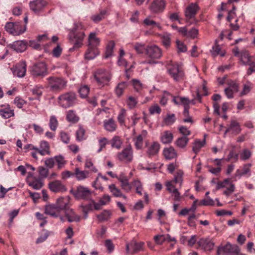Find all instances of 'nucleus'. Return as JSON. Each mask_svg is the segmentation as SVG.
Listing matches in <instances>:
<instances>
[{"mask_svg":"<svg viewBox=\"0 0 255 255\" xmlns=\"http://www.w3.org/2000/svg\"><path fill=\"white\" fill-rule=\"evenodd\" d=\"M118 158L120 161L125 163L129 162L132 160V151L130 144L118 153Z\"/></svg>","mask_w":255,"mask_h":255,"instance_id":"nucleus-15","label":"nucleus"},{"mask_svg":"<svg viewBox=\"0 0 255 255\" xmlns=\"http://www.w3.org/2000/svg\"><path fill=\"white\" fill-rule=\"evenodd\" d=\"M85 167L86 168H88L90 169V171L94 173H96L98 171V170L93 165V163L92 162L91 159H87L85 161Z\"/></svg>","mask_w":255,"mask_h":255,"instance_id":"nucleus-61","label":"nucleus"},{"mask_svg":"<svg viewBox=\"0 0 255 255\" xmlns=\"http://www.w3.org/2000/svg\"><path fill=\"white\" fill-rule=\"evenodd\" d=\"M166 5V1L165 0H154L149 8L153 13H161L165 9Z\"/></svg>","mask_w":255,"mask_h":255,"instance_id":"nucleus-13","label":"nucleus"},{"mask_svg":"<svg viewBox=\"0 0 255 255\" xmlns=\"http://www.w3.org/2000/svg\"><path fill=\"white\" fill-rule=\"evenodd\" d=\"M252 87V84L250 82H247V83L244 85L243 89L240 94L241 96H242L247 95L250 92Z\"/></svg>","mask_w":255,"mask_h":255,"instance_id":"nucleus-57","label":"nucleus"},{"mask_svg":"<svg viewBox=\"0 0 255 255\" xmlns=\"http://www.w3.org/2000/svg\"><path fill=\"white\" fill-rule=\"evenodd\" d=\"M172 96L169 92L164 91L159 101L160 104L163 106L166 105L167 103V101Z\"/></svg>","mask_w":255,"mask_h":255,"instance_id":"nucleus-59","label":"nucleus"},{"mask_svg":"<svg viewBox=\"0 0 255 255\" xmlns=\"http://www.w3.org/2000/svg\"><path fill=\"white\" fill-rule=\"evenodd\" d=\"M76 138L78 142H82L86 138L85 130L81 126H79L78 129L76 131Z\"/></svg>","mask_w":255,"mask_h":255,"instance_id":"nucleus-38","label":"nucleus"},{"mask_svg":"<svg viewBox=\"0 0 255 255\" xmlns=\"http://www.w3.org/2000/svg\"><path fill=\"white\" fill-rule=\"evenodd\" d=\"M66 163L67 161L61 155L55 156L53 157L47 159L45 161V164L47 167L52 168L55 164H56L57 169L59 170L64 168Z\"/></svg>","mask_w":255,"mask_h":255,"instance_id":"nucleus-6","label":"nucleus"},{"mask_svg":"<svg viewBox=\"0 0 255 255\" xmlns=\"http://www.w3.org/2000/svg\"><path fill=\"white\" fill-rule=\"evenodd\" d=\"M198 245L205 251H211L214 247V242L208 239H201L198 242Z\"/></svg>","mask_w":255,"mask_h":255,"instance_id":"nucleus-22","label":"nucleus"},{"mask_svg":"<svg viewBox=\"0 0 255 255\" xmlns=\"http://www.w3.org/2000/svg\"><path fill=\"white\" fill-rule=\"evenodd\" d=\"M93 76L95 80L99 86H104L108 85L112 78V74L108 71L99 69L96 70Z\"/></svg>","mask_w":255,"mask_h":255,"instance_id":"nucleus-4","label":"nucleus"},{"mask_svg":"<svg viewBox=\"0 0 255 255\" xmlns=\"http://www.w3.org/2000/svg\"><path fill=\"white\" fill-rule=\"evenodd\" d=\"M251 164H246L244 165L242 170H237L235 175L236 176L241 177L248 175V176L251 175Z\"/></svg>","mask_w":255,"mask_h":255,"instance_id":"nucleus-33","label":"nucleus"},{"mask_svg":"<svg viewBox=\"0 0 255 255\" xmlns=\"http://www.w3.org/2000/svg\"><path fill=\"white\" fill-rule=\"evenodd\" d=\"M111 213L109 211L104 210L101 214L97 215V218L100 222L107 221L110 217Z\"/></svg>","mask_w":255,"mask_h":255,"instance_id":"nucleus-54","label":"nucleus"},{"mask_svg":"<svg viewBox=\"0 0 255 255\" xmlns=\"http://www.w3.org/2000/svg\"><path fill=\"white\" fill-rule=\"evenodd\" d=\"M131 82L134 90L137 92H140L144 88V85L137 79H133Z\"/></svg>","mask_w":255,"mask_h":255,"instance_id":"nucleus-48","label":"nucleus"},{"mask_svg":"<svg viewBox=\"0 0 255 255\" xmlns=\"http://www.w3.org/2000/svg\"><path fill=\"white\" fill-rule=\"evenodd\" d=\"M131 187L135 189L136 193L140 196L142 195V191L143 190L142 184L138 180H134L131 183Z\"/></svg>","mask_w":255,"mask_h":255,"instance_id":"nucleus-44","label":"nucleus"},{"mask_svg":"<svg viewBox=\"0 0 255 255\" xmlns=\"http://www.w3.org/2000/svg\"><path fill=\"white\" fill-rule=\"evenodd\" d=\"M160 138L162 143H169L172 140L173 134L169 131H165L161 134Z\"/></svg>","mask_w":255,"mask_h":255,"instance_id":"nucleus-40","label":"nucleus"},{"mask_svg":"<svg viewBox=\"0 0 255 255\" xmlns=\"http://www.w3.org/2000/svg\"><path fill=\"white\" fill-rule=\"evenodd\" d=\"M47 5L46 2L44 0H34L29 3V6L31 10L35 13L42 10Z\"/></svg>","mask_w":255,"mask_h":255,"instance_id":"nucleus-18","label":"nucleus"},{"mask_svg":"<svg viewBox=\"0 0 255 255\" xmlns=\"http://www.w3.org/2000/svg\"><path fill=\"white\" fill-rule=\"evenodd\" d=\"M167 72L175 82H179L185 78V73L182 66L172 61L167 64Z\"/></svg>","mask_w":255,"mask_h":255,"instance_id":"nucleus-1","label":"nucleus"},{"mask_svg":"<svg viewBox=\"0 0 255 255\" xmlns=\"http://www.w3.org/2000/svg\"><path fill=\"white\" fill-rule=\"evenodd\" d=\"M110 116V113L108 109H100L97 110V113L95 118V122L99 125L101 124V120L105 118H108Z\"/></svg>","mask_w":255,"mask_h":255,"instance_id":"nucleus-25","label":"nucleus"},{"mask_svg":"<svg viewBox=\"0 0 255 255\" xmlns=\"http://www.w3.org/2000/svg\"><path fill=\"white\" fill-rule=\"evenodd\" d=\"M126 104L129 109H133L136 107L137 104V100L134 97L130 96L127 98Z\"/></svg>","mask_w":255,"mask_h":255,"instance_id":"nucleus-51","label":"nucleus"},{"mask_svg":"<svg viewBox=\"0 0 255 255\" xmlns=\"http://www.w3.org/2000/svg\"><path fill=\"white\" fill-rule=\"evenodd\" d=\"M128 83L126 82H122L118 84L115 93L118 97H121L124 93V90L128 87Z\"/></svg>","mask_w":255,"mask_h":255,"instance_id":"nucleus-39","label":"nucleus"},{"mask_svg":"<svg viewBox=\"0 0 255 255\" xmlns=\"http://www.w3.org/2000/svg\"><path fill=\"white\" fill-rule=\"evenodd\" d=\"M79 117L74 110H69L66 112V120L70 123L76 124L79 122Z\"/></svg>","mask_w":255,"mask_h":255,"instance_id":"nucleus-31","label":"nucleus"},{"mask_svg":"<svg viewBox=\"0 0 255 255\" xmlns=\"http://www.w3.org/2000/svg\"><path fill=\"white\" fill-rule=\"evenodd\" d=\"M47 80V87L52 92H60L67 87V81L60 77H50Z\"/></svg>","mask_w":255,"mask_h":255,"instance_id":"nucleus-2","label":"nucleus"},{"mask_svg":"<svg viewBox=\"0 0 255 255\" xmlns=\"http://www.w3.org/2000/svg\"><path fill=\"white\" fill-rule=\"evenodd\" d=\"M228 87L225 89V93L228 99H232L234 94L239 91V84L235 81L230 80L228 82Z\"/></svg>","mask_w":255,"mask_h":255,"instance_id":"nucleus-16","label":"nucleus"},{"mask_svg":"<svg viewBox=\"0 0 255 255\" xmlns=\"http://www.w3.org/2000/svg\"><path fill=\"white\" fill-rule=\"evenodd\" d=\"M42 179L40 177H32L29 179V185L35 190H38L43 186Z\"/></svg>","mask_w":255,"mask_h":255,"instance_id":"nucleus-30","label":"nucleus"},{"mask_svg":"<svg viewBox=\"0 0 255 255\" xmlns=\"http://www.w3.org/2000/svg\"><path fill=\"white\" fill-rule=\"evenodd\" d=\"M241 131V128L239 124L235 121H232L228 128L226 130L225 133L227 132H231L232 134H238Z\"/></svg>","mask_w":255,"mask_h":255,"instance_id":"nucleus-28","label":"nucleus"},{"mask_svg":"<svg viewBox=\"0 0 255 255\" xmlns=\"http://www.w3.org/2000/svg\"><path fill=\"white\" fill-rule=\"evenodd\" d=\"M37 153H39L41 155L49 154V146L48 144H40L39 147H33Z\"/></svg>","mask_w":255,"mask_h":255,"instance_id":"nucleus-37","label":"nucleus"},{"mask_svg":"<svg viewBox=\"0 0 255 255\" xmlns=\"http://www.w3.org/2000/svg\"><path fill=\"white\" fill-rule=\"evenodd\" d=\"M215 204L214 200L211 199L210 197H207L206 199H204L199 202V205L202 206H213Z\"/></svg>","mask_w":255,"mask_h":255,"instance_id":"nucleus-64","label":"nucleus"},{"mask_svg":"<svg viewBox=\"0 0 255 255\" xmlns=\"http://www.w3.org/2000/svg\"><path fill=\"white\" fill-rule=\"evenodd\" d=\"M11 48L17 52H22L26 48V43L24 41H16L9 45Z\"/></svg>","mask_w":255,"mask_h":255,"instance_id":"nucleus-29","label":"nucleus"},{"mask_svg":"<svg viewBox=\"0 0 255 255\" xmlns=\"http://www.w3.org/2000/svg\"><path fill=\"white\" fill-rule=\"evenodd\" d=\"M84 37L85 33L83 31L77 33L71 31L69 35V40L73 44L74 48H78L82 46Z\"/></svg>","mask_w":255,"mask_h":255,"instance_id":"nucleus-10","label":"nucleus"},{"mask_svg":"<svg viewBox=\"0 0 255 255\" xmlns=\"http://www.w3.org/2000/svg\"><path fill=\"white\" fill-rule=\"evenodd\" d=\"M103 124L104 128L109 132H113L117 128V125L112 118L104 120Z\"/></svg>","mask_w":255,"mask_h":255,"instance_id":"nucleus-27","label":"nucleus"},{"mask_svg":"<svg viewBox=\"0 0 255 255\" xmlns=\"http://www.w3.org/2000/svg\"><path fill=\"white\" fill-rule=\"evenodd\" d=\"M118 180L121 182V186L122 188L127 192L131 191V186L128 182V179L127 176L124 174H121L118 177Z\"/></svg>","mask_w":255,"mask_h":255,"instance_id":"nucleus-20","label":"nucleus"},{"mask_svg":"<svg viewBox=\"0 0 255 255\" xmlns=\"http://www.w3.org/2000/svg\"><path fill=\"white\" fill-rule=\"evenodd\" d=\"M145 53L148 57L152 59H159L162 56L161 49L155 45L147 46L145 49Z\"/></svg>","mask_w":255,"mask_h":255,"instance_id":"nucleus-12","label":"nucleus"},{"mask_svg":"<svg viewBox=\"0 0 255 255\" xmlns=\"http://www.w3.org/2000/svg\"><path fill=\"white\" fill-rule=\"evenodd\" d=\"M99 54L97 48L89 47L85 54V57L87 60H92L95 58Z\"/></svg>","mask_w":255,"mask_h":255,"instance_id":"nucleus-35","label":"nucleus"},{"mask_svg":"<svg viewBox=\"0 0 255 255\" xmlns=\"http://www.w3.org/2000/svg\"><path fill=\"white\" fill-rule=\"evenodd\" d=\"M76 96L74 92H69L60 95L57 99L58 104L63 108L72 106L76 102Z\"/></svg>","mask_w":255,"mask_h":255,"instance_id":"nucleus-3","label":"nucleus"},{"mask_svg":"<svg viewBox=\"0 0 255 255\" xmlns=\"http://www.w3.org/2000/svg\"><path fill=\"white\" fill-rule=\"evenodd\" d=\"M199 10V7L197 4L192 3L190 4L185 10V16L186 22H189L190 20L193 21L190 22L191 23H196V20L194 17L197 11Z\"/></svg>","mask_w":255,"mask_h":255,"instance_id":"nucleus-8","label":"nucleus"},{"mask_svg":"<svg viewBox=\"0 0 255 255\" xmlns=\"http://www.w3.org/2000/svg\"><path fill=\"white\" fill-rule=\"evenodd\" d=\"M126 117V110L125 109H121L118 116L117 119L121 126L125 125V118Z\"/></svg>","mask_w":255,"mask_h":255,"instance_id":"nucleus-55","label":"nucleus"},{"mask_svg":"<svg viewBox=\"0 0 255 255\" xmlns=\"http://www.w3.org/2000/svg\"><path fill=\"white\" fill-rule=\"evenodd\" d=\"M115 44L113 41H110L108 42L105 54V58H108L113 55V49L115 47Z\"/></svg>","mask_w":255,"mask_h":255,"instance_id":"nucleus-50","label":"nucleus"},{"mask_svg":"<svg viewBox=\"0 0 255 255\" xmlns=\"http://www.w3.org/2000/svg\"><path fill=\"white\" fill-rule=\"evenodd\" d=\"M58 120L55 116H51L49 118V127L52 131H55L58 126Z\"/></svg>","mask_w":255,"mask_h":255,"instance_id":"nucleus-47","label":"nucleus"},{"mask_svg":"<svg viewBox=\"0 0 255 255\" xmlns=\"http://www.w3.org/2000/svg\"><path fill=\"white\" fill-rule=\"evenodd\" d=\"M6 31L13 35H19L23 33L25 28L18 22H7L5 25Z\"/></svg>","mask_w":255,"mask_h":255,"instance_id":"nucleus-11","label":"nucleus"},{"mask_svg":"<svg viewBox=\"0 0 255 255\" xmlns=\"http://www.w3.org/2000/svg\"><path fill=\"white\" fill-rule=\"evenodd\" d=\"M109 189L114 197H122L125 199H127L126 196L124 195L121 190L118 188L114 184L110 185Z\"/></svg>","mask_w":255,"mask_h":255,"instance_id":"nucleus-36","label":"nucleus"},{"mask_svg":"<svg viewBox=\"0 0 255 255\" xmlns=\"http://www.w3.org/2000/svg\"><path fill=\"white\" fill-rule=\"evenodd\" d=\"M251 155L250 150L245 149L240 153V158L243 160H246L250 158Z\"/></svg>","mask_w":255,"mask_h":255,"instance_id":"nucleus-63","label":"nucleus"},{"mask_svg":"<svg viewBox=\"0 0 255 255\" xmlns=\"http://www.w3.org/2000/svg\"><path fill=\"white\" fill-rule=\"evenodd\" d=\"M31 75L34 77H44L47 74V68L44 62H38L34 64L30 70Z\"/></svg>","mask_w":255,"mask_h":255,"instance_id":"nucleus-9","label":"nucleus"},{"mask_svg":"<svg viewBox=\"0 0 255 255\" xmlns=\"http://www.w3.org/2000/svg\"><path fill=\"white\" fill-rule=\"evenodd\" d=\"M239 156V152L233 149L230 151L227 161L233 160V162H236L238 160Z\"/></svg>","mask_w":255,"mask_h":255,"instance_id":"nucleus-53","label":"nucleus"},{"mask_svg":"<svg viewBox=\"0 0 255 255\" xmlns=\"http://www.w3.org/2000/svg\"><path fill=\"white\" fill-rule=\"evenodd\" d=\"M144 243L139 242L137 243L135 241H132L130 243L127 244L126 245V252L127 253H130V248L132 250V254H134L137 252L143 250Z\"/></svg>","mask_w":255,"mask_h":255,"instance_id":"nucleus-19","label":"nucleus"},{"mask_svg":"<svg viewBox=\"0 0 255 255\" xmlns=\"http://www.w3.org/2000/svg\"><path fill=\"white\" fill-rule=\"evenodd\" d=\"M79 92L82 98H86L89 93V88L87 86H82L80 88Z\"/></svg>","mask_w":255,"mask_h":255,"instance_id":"nucleus-60","label":"nucleus"},{"mask_svg":"<svg viewBox=\"0 0 255 255\" xmlns=\"http://www.w3.org/2000/svg\"><path fill=\"white\" fill-rule=\"evenodd\" d=\"M56 205L60 212L64 211V212L69 209V199L67 198H60L57 200Z\"/></svg>","mask_w":255,"mask_h":255,"instance_id":"nucleus-26","label":"nucleus"},{"mask_svg":"<svg viewBox=\"0 0 255 255\" xmlns=\"http://www.w3.org/2000/svg\"><path fill=\"white\" fill-rule=\"evenodd\" d=\"M163 154L165 157L168 159H172L176 156V153L172 147L165 148L164 150Z\"/></svg>","mask_w":255,"mask_h":255,"instance_id":"nucleus-43","label":"nucleus"},{"mask_svg":"<svg viewBox=\"0 0 255 255\" xmlns=\"http://www.w3.org/2000/svg\"><path fill=\"white\" fill-rule=\"evenodd\" d=\"M161 112V108L157 104H154L149 108V112L151 115L159 114Z\"/></svg>","mask_w":255,"mask_h":255,"instance_id":"nucleus-58","label":"nucleus"},{"mask_svg":"<svg viewBox=\"0 0 255 255\" xmlns=\"http://www.w3.org/2000/svg\"><path fill=\"white\" fill-rule=\"evenodd\" d=\"M239 252L240 249L237 245H232L230 243H227L224 246L219 247L217 250V253L218 255L221 254L222 253L225 254H238Z\"/></svg>","mask_w":255,"mask_h":255,"instance_id":"nucleus-14","label":"nucleus"},{"mask_svg":"<svg viewBox=\"0 0 255 255\" xmlns=\"http://www.w3.org/2000/svg\"><path fill=\"white\" fill-rule=\"evenodd\" d=\"M176 120L175 115L174 114H167L164 119L165 125L169 126L172 125Z\"/></svg>","mask_w":255,"mask_h":255,"instance_id":"nucleus-56","label":"nucleus"},{"mask_svg":"<svg viewBox=\"0 0 255 255\" xmlns=\"http://www.w3.org/2000/svg\"><path fill=\"white\" fill-rule=\"evenodd\" d=\"M240 59L243 64L250 66L248 71L249 75L253 72H255V59L253 57L250 55L248 52L246 51H242L240 54Z\"/></svg>","mask_w":255,"mask_h":255,"instance_id":"nucleus-7","label":"nucleus"},{"mask_svg":"<svg viewBox=\"0 0 255 255\" xmlns=\"http://www.w3.org/2000/svg\"><path fill=\"white\" fill-rule=\"evenodd\" d=\"M147 145V153L149 156L156 154L159 151V144H146Z\"/></svg>","mask_w":255,"mask_h":255,"instance_id":"nucleus-45","label":"nucleus"},{"mask_svg":"<svg viewBox=\"0 0 255 255\" xmlns=\"http://www.w3.org/2000/svg\"><path fill=\"white\" fill-rule=\"evenodd\" d=\"M65 215L69 222H79L80 220V217L76 215L72 209L67 210L65 212Z\"/></svg>","mask_w":255,"mask_h":255,"instance_id":"nucleus-34","label":"nucleus"},{"mask_svg":"<svg viewBox=\"0 0 255 255\" xmlns=\"http://www.w3.org/2000/svg\"><path fill=\"white\" fill-rule=\"evenodd\" d=\"M211 53L212 55L215 57L217 55L223 57L225 55L226 51L224 50H222L219 45L216 44L213 46Z\"/></svg>","mask_w":255,"mask_h":255,"instance_id":"nucleus-46","label":"nucleus"},{"mask_svg":"<svg viewBox=\"0 0 255 255\" xmlns=\"http://www.w3.org/2000/svg\"><path fill=\"white\" fill-rule=\"evenodd\" d=\"M49 188L54 192H64L66 191L65 186L59 180H55L49 183Z\"/></svg>","mask_w":255,"mask_h":255,"instance_id":"nucleus-21","label":"nucleus"},{"mask_svg":"<svg viewBox=\"0 0 255 255\" xmlns=\"http://www.w3.org/2000/svg\"><path fill=\"white\" fill-rule=\"evenodd\" d=\"M26 64L25 61H22L17 64L13 69V73L18 77L22 78L25 75Z\"/></svg>","mask_w":255,"mask_h":255,"instance_id":"nucleus-17","label":"nucleus"},{"mask_svg":"<svg viewBox=\"0 0 255 255\" xmlns=\"http://www.w3.org/2000/svg\"><path fill=\"white\" fill-rule=\"evenodd\" d=\"M107 14V10L103 9L100 10L99 13L92 15L91 16V19L94 22L97 23L105 18Z\"/></svg>","mask_w":255,"mask_h":255,"instance_id":"nucleus-41","label":"nucleus"},{"mask_svg":"<svg viewBox=\"0 0 255 255\" xmlns=\"http://www.w3.org/2000/svg\"><path fill=\"white\" fill-rule=\"evenodd\" d=\"M89 47L97 48L100 43V39L96 36L95 32H92L88 37Z\"/></svg>","mask_w":255,"mask_h":255,"instance_id":"nucleus-32","label":"nucleus"},{"mask_svg":"<svg viewBox=\"0 0 255 255\" xmlns=\"http://www.w3.org/2000/svg\"><path fill=\"white\" fill-rule=\"evenodd\" d=\"M71 192L75 198L89 200L91 199L92 192L87 187L79 185L75 190H72Z\"/></svg>","mask_w":255,"mask_h":255,"instance_id":"nucleus-5","label":"nucleus"},{"mask_svg":"<svg viewBox=\"0 0 255 255\" xmlns=\"http://www.w3.org/2000/svg\"><path fill=\"white\" fill-rule=\"evenodd\" d=\"M171 35L169 33H165L160 35V38L162 40L163 45L166 47L168 48L170 46L171 43Z\"/></svg>","mask_w":255,"mask_h":255,"instance_id":"nucleus-49","label":"nucleus"},{"mask_svg":"<svg viewBox=\"0 0 255 255\" xmlns=\"http://www.w3.org/2000/svg\"><path fill=\"white\" fill-rule=\"evenodd\" d=\"M13 103L18 108L21 109L23 105L26 103V102L20 97H16L13 101Z\"/></svg>","mask_w":255,"mask_h":255,"instance_id":"nucleus-62","label":"nucleus"},{"mask_svg":"<svg viewBox=\"0 0 255 255\" xmlns=\"http://www.w3.org/2000/svg\"><path fill=\"white\" fill-rule=\"evenodd\" d=\"M143 23L144 25L146 26H152V27H157L160 30L162 29V27L161 26L160 23L155 22L150 17H147L145 18L143 21Z\"/></svg>","mask_w":255,"mask_h":255,"instance_id":"nucleus-42","label":"nucleus"},{"mask_svg":"<svg viewBox=\"0 0 255 255\" xmlns=\"http://www.w3.org/2000/svg\"><path fill=\"white\" fill-rule=\"evenodd\" d=\"M222 159H216L214 161L216 162V165L218 166L217 167H210L209 168V171L213 174L218 175L221 172V168L220 166L221 165V161Z\"/></svg>","mask_w":255,"mask_h":255,"instance_id":"nucleus-52","label":"nucleus"},{"mask_svg":"<svg viewBox=\"0 0 255 255\" xmlns=\"http://www.w3.org/2000/svg\"><path fill=\"white\" fill-rule=\"evenodd\" d=\"M90 172L88 170H81L77 167L74 172V177L78 181L84 180L89 177Z\"/></svg>","mask_w":255,"mask_h":255,"instance_id":"nucleus-23","label":"nucleus"},{"mask_svg":"<svg viewBox=\"0 0 255 255\" xmlns=\"http://www.w3.org/2000/svg\"><path fill=\"white\" fill-rule=\"evenodd\" d=\"M45 213L53 217L60 216V212L56 205H48L45 206Z\"/></svg>","mask_w":255,"mask_h":255,"instance_id":"nucleus-24","label":"nucleus"}]
</instances>
